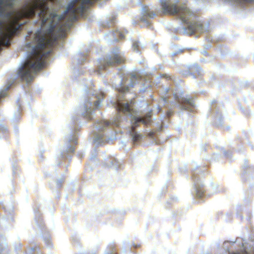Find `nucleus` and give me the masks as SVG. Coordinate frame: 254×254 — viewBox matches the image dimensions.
Wrapping results in <instances>:
<instances>
[{"instance_id": "nucleus-14", "label": "nucleus", "mask_w": 254, "mask_h": 254, "mask_svg": "<svg viewBox=\"0 0 254 254\" xmlns=\"http://www.w3.org/2000/svg\"><path fill=\"white\" fill-rule=\"evenodd\" d=\"M17 104H18V110L16 111L14 113V118H15V119H17L19 117V116H20V110H19V108H20V105H19V100H18L17 101Z\"/></svg>"}, {"instance_id": "nucleus-20", "label": "nucleus", "mask_w": 254, "mask_h": 254, "mask_svg": "<svg viewBox=\"0 0 254 254\" xmlns=\"http://www.w3.org/2000/svg\"><path fill=\"white\" fill-rule=\"evenodd\" d=\"M181 108L183 109H184V110H186L187 109V108L184 105H181Z\"/></svg>"}, {"instance_id": "nucleus-23", "label": "nucleus", "mask_w": 254, "mask_h": 254, "mask_svg": "<svg viewBox=\"0 0 254 254\" xmlns=\"http://www.w3.org/2000/svg\"><path fill=\"white\" fill-rule=\"evenodd\" d=\"M6 28H7V30L8 31H9V30H10V28H9V27H7Z\"/></svg>"}, {"instance_id": "nucleus-19", "label": "nucleus", "mask_w": 254, "mask_h": 254, "mask_svg": "<svg viewBox=\"0 0 254 254\" xmlns=\"http://www.w3.org/2000/svg\"><path fill=\"white\" fill-rule=\"evenodd\" d=\"M62 180L58 181L57 182V185L58 186H60L61 185V184H62Z\"/></svg>"}, {"instance_id": "nucleus-2", "label": "nucleus", "mask_w": 254, "mask_h": 254, "mask_svg": "<svg viewBox=\"0 0 254 254\" xmlns=\"http://www.w3.org/2000/svg\"><path fill=\"white\" fill-rule=\"evenodd\" d=\"M130 103L128 102H118L115 105V108L119 111L123 112L126 115L130 118L131 127L129 128V132L133 141H136L141 138V136L134 130V127L137 126L138 123L147 124L150 122L151 119L150 116H147L144 119L138 116L133 110V107Z\"/></svg>"}, {"instance_id": "nucleus-4", "label": "nucleus", "mask_w": 254, "mask_h": 254, "mask_svg": "<svg viewBox=\"0 0 254 254\" xmlns=\"http://www.w3.org/2000/svg\"><path fill=\"white\" fill-rule=\"evenodd\" d=\"M125 61V58L122 51L118 48L113 50L103 60L101 61L99 65L98 74L102 76H105V74L103 73V71L104 70H107L108 66L121 64Z\"/></svg>"}, {"instance_id": "nucleus-7", "label": "nucleus", "mask_w": 254, "mask_h": 254, "mask_svg": "<svg viewBox=\"0 0 254 254\" xmlns=\"http://www.w3.org/2000/svg\"><path fill=\"white\" fill-rule=\"evenodd\" d=\"M155 15V13L154 12H150L143 10L142 16L140 18V21L143 24L141 25V26H148L150 25V22L147 20V18H153Z\"/></svg>"}, {"instance_id": "nucleus-16", "label": "nucleus", "mask_w": 254, "mask_h": 254, "mask_svg": "<svg viewBox=\"0 0 254 254\" xmlns=\"http://www.w3.org/2000/svg\"><path fill=\"white\" fill-rule=\"evenodd\" d=\"M167 99L166 97H162L161 98V100L160 101V103H161L162 102L165 103L167 101Z\"/></svg>"}, {"instance_id": "nucleus-22", "label": "nucleus", "mask_w": 254, "mask_h": 254, "mask_svg": "<svg viewBox=\"0 0 254 254\" xmlns=\"http://www.w3.org/2000/svg\"><path fill=\"white\" fill-rule=\"evenodd\" d=\"M202 54L203 55H206V54H207V52L206 51H204L203 52H202Z\"/></svg>"}, {"instance_id": "nucleus-8", "label": "nucleus", "mask_w": 254, "mask_h": 254, "mask_svg": "<svg viewBox=\"0 0 254 254\" xmlns=\"http://www.w3.org/2000/svg\"><path fill=\"white\" fill-rule=\"evenodd\" d=\"M194 189L196 195L197 196L201 197L203 193L204 190L202 189L203 184L199 183L197 181L194 183Z\"/></svg>"}, {"instance_id": "nucleus-1", "label": "nucleus", "mask_w": 254, "mask_h": 254, "mask_svg": "<svg viewBox=\"0 0 254 254\" xmlns=\"http://www.w3.org/2000/svg\"><path fill=\"white\" fill-rule=\"evenodd\" d=\"M162 9L165 13L177 14L182 22L187 24L184 28V33L192 34L195 32H203L205 31L204 26L200 22L191 20L194 17V13L191 11L185 4L178 7L176 3H166L161 1Z\"/></svg>"}, {"instance_id": "nucleus-24", "label": "nucleus", "mask_w": 254, "mask_h": 254, "mask_svg": "<svg viewBox=\"0 0 254 254\" xmlns=\"http://www.w3.org/2000/svg\"><path fill=\"white\" fill-rule=\"evenodd\" d=\"M110 254H115L113 252L111 253Z\"/></svg>"}, {"instance_id": "nucleus-3", "label": "nucleus", "mask_w": 254, "mask_h": 254, "mask_svg": "<svg viewBox=\"0 0 254 254\" xmlns=\"http://www.w3.org/2000/svg\"><path fill=\"white\" fill-rule=\"evenodd\" d=\"M84 101L80 106L82 115L87 120H91L94 116V111L102 105L103 93L102 91L90 90L85 93Z\"/></svg>"}, {"instance_id": "nucleus-6", "label": "nucleus", "mask_w": 254, "mask_h": 254, "mask_svg": "<svg viewBox=\"0 0 254 254\" xmlns=\"http://www.w3.org/2000/svg\"><path fill=\"white\" fill-rule=\"evenodd\" d=\"M123 76H121L119 83L116 85V88L120 92H125L127 91L129 87L133 86V83L137 79V75L133 74L126 78Z\"/></svg>"}, {"instance_id": "nucleus-12", "label": "nucleus", "mask_w": 254, "mask_h": 254, "mask_svg": "<svg viewBox=\"0 0 254 254\" xmlns=\"http://www.w3.org/2000/svg\"><path fill=\"white\" fill-rule=\"evenodd\" d=\"M241 251V253L236 252L231 254H248V250H247V246H246L245 243H242V248Z\"/></svg>"}, {"instance_id": "nucleus-13", "label": "nucleus", "mask_w": 254, "mask_h": 254, "mask_svg": "<svg viewBox=\"0 0 254 254\" xmlns=\"http://www.w3.org/2000/svg\"><path fill=\"white\" fill-rule=\"evenodd\" d=\"M140 46V44L137 41H134L132 43V47L134 51H138L139 50V48Z\"/></svg>"}, {"instance_id": "nucleus-5", "label": "nucleus", "mask_w": 254, "mask_h": 254, "mask_svg": "<svg viewBox=\"0 0 254 254\" xmlns=\"http://www.w3.org/2000/svg\"><path fill=\"white\" fill-rule=\"evenodd\" d=\"M122 119L120 115H117L110 122L102 121L98 122L95 126L97 131H95L94 134V142L96 145H99L104 142L103 134L101 133L104 131L107 127H119Z\"/></svg>"}, {"instance_id": "nucleus-10", "label": "nucleus", "mask_w": 254, "mask_h": 254, "mask_svg": "<svg viewBox=\"0 0 254 254\" xmlns=\"http://www.w3.org/2000/svg\"><path fill=\"white\" fill-rule=\"evenodd\" d=\"M12 82H8L7 85H6V87L3 89L1 92H0V98H2L6 96L7 95V90L10 88V87L12 84Z\"/></svg>"}, {"instance_id": "nucleus-15", "label": "nucleus", "mask_w": 254, "mask_h": 254, "mask_svg": "<svg viewBox=\"0 0 254 254\" xmlns=\"http://www.w3.org/2000/svg\"><path fill=\"white\" fill-rule=\"evenodd\" d=\"M191 69L193 70H195L196 71L199 72V70H200V67L199 65L197 64H194L192 67Z\"/></svg>"}, {"instance_id": "nucleus-21", "label": "nucleus", "mask_w": 254, "mask_h": 254, "mask_svg": "<svg viewBox=\"0 0 254 254\" xmlns=\"http://www.w3.org/2000/svg\"><path fill=\"white\" fill-rule=\"evenodd\" d=\"M176 54H177L176 53L173 52V53H171V55L172 56H175L176 55Z\"/></svg>"}, {"instance_id": "nucleus-11", "label": "nucleus", "mask_w": 254, "mask_h": 254, "mask_svg": "<svg viewBox=\"0 0 254 254\" xmlns=\"http://www.w3.org/2000/svg\"><path fill=\"white\" fill-rule=\"evenodd\" d=\"M182 102L184 103L185 104H188L191 107H193L195 105V104L194 103L192 99L190 98L187 97L183 99Z\"/></svg>"}, {"instance_id": "nucleus-9", "label": "nucleus", "mask_w": 254, "mask_h": 254, "mask_svg": "<svg viewBox=\"0 0 254 254\" xmlns=\"http://www.w3.org/2000/svg\"><path fill=\"white\" fill-rule=\"evenodd\" d=\"M127 32L126 30H124L123 31L122 29H118L117 31L112 32V34L113 36L115 37L116 41H118V37L120 39H123L125 37V33Z\"/></svg>"}, {"instance_id": "nucleus-17", "label": "nucleus", "mask_w": 254, "mask_h": 254, "mask_svg": "<svg viewBox=\"0 0 254 254\" xmlns=\"http://www.w3.org/2000/svg\"><path fill=\"white\" fill-rule=\"evenodd\" d=\"M5 34L3 33V32L2 31V29L0 28V36H5Z\"/></svg>"}, {"instance_id": "nucleus-18", "label": "nucleus", "mask_w": 254, "mask_h": 254, "mask_svg": "<svg viewBox=\"0 0 254 254\" xmlns=\"http://www.w3.org/2000/svg\"><path fill=\"white\" fill-rule=\"evenodd\" d=\"M68 151L73 152L74 148L71 146H70L69 148L68 149Z\"/></svg>"}]
</instances>
